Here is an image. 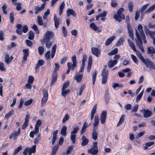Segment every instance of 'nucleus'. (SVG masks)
I'll use <instances>...</instances> for the list:
<instances>
[{"mask_svg":"<svg viewBox=\"0 0 155 155\" xmlns=\"http://www.w3.org/2000/svg\"><path fill=\"white\" fill-rule=\"evenodd\" d=\"M81 139L82 140L81 143L82 146H84L88 143L89 140L87 138H86L83 135L81 137Z\"/></svg>","mask_w":155,"mask_h":155,"instance_id":"4be33fe9","label":"nucleus"},{"mask_svg":"<svg viewBox=\"0 0 155 155\" xmlns=\"http://www.w3.org/2000/svg\"><path fill=\"white\" fill-rule=\"evenodd\" d=\"M99 124L98 117L97 115H95L94 117V123L93 129H97Z\"/></svg>","mask_w":155,"mask_h":155,"instance_id":"a211bd4d","label":"nucleus"},{"mask_svg":"<svg viewBox=\"0 0 155 155\" xmlns=\"http://www.w3.org/2000/svg\"><path fill=\"white\" fill-rule=\"evenodd\" d=\"M57 48V46L56 45H54L52 48V51L51 54V58H53L55 54L56 50Z\"/></svg>","mask_w":155,"mask_h":155,"instance_id":"cd10ccee","label":"nucleus"},{"mask_svg":"<svg viewBox=\"0 0 155 155\" xmlns=\"http://www.w3.org/2000/svg\"><path fill=\"white\" fill-rule=\"evenodd\" d=\"M39 131H36L35 130V131H31L30 133L29 136L30 137L33 138L34 137V135L38 133Z\"/></svg>","mask_w":155,"mask_h":155,"instance_id":"864d4df0","label":"nucleus"},{"mask_svg":"<svg viewBox=\"0 0 155 155\" xmlns=\"http://www.w3.org/2000/svg\"><path fill=\"white\" fill-rule=\"evenodd\" d=\"M38 52L40 55L42 54L44 51V48L42 46H40L38 48Z\"/></svg>","mask_w":155,"mask_h":155,"instance_id":"4d7b16f0","label":"nucleus"},{"mask_svg":"<svg viewBox=\"0 0 155 155\" xmlns=\"http://www.w3.org/2000/svg\"><path fill=\"white\" fill-rule=\"evenodd\" d=\"M92 53L97 57H99L101 53L100 50L97 48L92 47L91 48Z\"/></svg>","mask_w":155,"mask_h":155,"instance_id":"f8f14e48","label":"nucleus"},{"mask_svg":"<svg viewBox=\"0 0 155 155\" xmlns=\"http://www.w3.org/2000/svg\"><path fill=\"white\" fill-rule=\"evenodd\" d=\"M82 77L83 75L82 74H79L78 73H76L74 77V79L77 81V82H79L81 81Z\"/></svg>","mask_w":155,"mask_h":155,"instance_id":"412c9836","label":"nucleus"},{"mask_svg":"<svg viewBox=\"0 0 155 155\" xmlns=\"http://www.w3.org/2000/svg\"><path fill=\"white\" fill-rule=\"evenodd\" d=\"M36 146V145H33L31 148L29 149L28 148V153L31 154L32 153H34L35 152Z\"/></svg>","mask_w":155,"mask_h":155,"instance_id":"e433bc0d","label":"nucleus"},{"mask_svg":"<svg viewBox=\"0 0 155 155\" xmlns=\"http://www.w3.org/2000/svg\"><path fill=\"white\" fill-rule=\"evenodd\" d=\"M71 59L72 64H71V63H68V73H69L70 70L73 71L77 65V60L76 55L73 56L71 58Z\"/></svg>","mask_w":155,"mask_h":155,"instance_id":"423d86ee","label":"nucleus"},{"mask_svg":"<svg viewBox=\"0 0 155 155\" xmlns=\"http://www.w3.org/2000/svg\"><path fill=\"white\" fill-rule=\"evenodd\" d=\"M117 63V60H110L108 62V67L111 68L116 64Z\"/></svg>","mask_w":155,"mask_h":155,"instance_id":"5701e85b","label":"nucleus"},{"mask_svg":"<svg viewBox=\"0 0 155 155\" xmlns=\"http://www.w3.org/2000/svg\"><path fill=\"white\" fill-rule=\"evenodd\" d=\"M108 74V72L107 70L105 69H103L102 72V77H107Z\"/></svg>","mask_w":155,"mask_h":155,"instance_id":"49530a36","label":"nucleus"},{"mask_svg":"<svg viewBox=\"0 0 155 155\" xmlns=\"http://www.w3.org/2000/svg\"><path fill=\"white\" fill-rule=\"evenodd\" d=\"M67 127L65 126H63L61 131V134L63 136H65L66 135V130Z\"/></svg>","mask_w":155,"mask_h":155,"instance_id":"58836bf2","label":"nucleus"},{"mask_svg":"<svg viewBox=\"0 0 155 155\" xmlns=\"http://www.w3.org/2000/svg\"><path fill=\"white\" fill-rule=\"evenodd\" d=\"M54 34L53 33L50 31H48L44 35L43 39L42 40L50 41L52 38Z\"/></svg>","mask_w":155,"mask_h":155,"instance_id":"1a4fd4ad","label":"nucleus"},{"mask_svg":"<svg viewBox=\"0 0 155 155\" xmlns=\"http://www.w3.org/2000/svg\"><path fill=\"white\" fill-rule=\"evenodd\" d=\"M149 5V4H147L143 6L140 9L139 12H142L146 8L147 6Z\"/></svg>","mask_w":155,"mask_h":155,"instance_id":"13d9d810","label":"nucleus"},{"mask_svg":"<svg viewBox=\"0 0 155 155\" xmlns=\"http://www.w3.org/2000/svg\"><path fill=\"white\" fill-rule=\"evenodd\" d=\"M137 29L140 34V36L143 42L146 44L147 41L146 39V36L143 30V26L140 24L138 25Z\"/></svg>","mask_w":155,"mask_h":155,"instance_id":"6e6552de","label":"nucleus"},{"mask_svg":"<svg viewBox=\"0 0 155 155\" xmlns=\"http://www.w3.org/2000/svg\"><path fill=\"white\" fill-rule=\"evenodd\" d=\"M140 112L143 114V117L145 118L150 117L152 114V112L148 109L141 110H140Z\"/></svg>","mask_w":155,"mask_h":155,"instance_id":"9d476101","label":"nucleus"},{"mask_svg":"<svg viewBox=\"0 0 155 155\" xmlns=\"http://www.w3.org/2000/svg\"><path fill=\"white\" fill-rule=\"evenodd\" d=\"M144 28H145V31L146 34H149L150 37L152 39L155 38L153 36L155 35V32L149 31L146 26H144Z\"/></svg>","mask_w":155,"mask_h":155,"instance_id":"f3484780","label":"nucleus"},{"mask_svg":"<svg viewBox=\"0 0 155 155\" xmlns=\"http://www.w3.org/2000/svg\"><path fill=\"white\" fill-rule=\"evenodd\" d=\"M42 94L43 96L41 99V107L44 106L47 102L48 96V91L45 89L42 90Z\"/></svg>","mask_w":155,"mask_h":155,"instance_id":"39448f33","label":"nucleus"},{"mask_svg":"<svg viewBox=\"0 0 155 155\" xmlns=\"http://www.w3.org/2000/svg\"><path fill=\"white\" fill-rule=\"evenodd\" d=\"M54 26L56 28H58L61 22V20L60 18H57L55 15H54Z\"/></svg>","mask_w":155,"mask_h":155,"instance_id":"9b49d317","label":"nucleus"},{"mask_svg":"<svg viewBox=\"0 0 155 155\" xmlns=\"http://www.w3.org/2000/svg\"><path fill=\"white\" fill-rule=\"evenodd\" d=\"M16 9L18 11H20L21 9V4L20 2H18L16 4Z\"/></svg>","mask_w":155,"mask_h":155,"instance_id":"69168bd1","label":"nucleus"},{"mask_svg":"<svg viewBox=\"0 0 155 155\" xmlns=\"http://www.w3.org/2000/svg\"><path fill=\"white\" fill-rule=\"evenodd\" d=\"M58 148L59 147L58 146H56L54 147L52 150L51 154L55 155Z\"/></svg>","mask_w":155,"mask_h":155,"instance_id":"a18cd8bd","label":"nucleus"},{"mask_svg":"<svg viewBox=\"0 0 155 155\" xmlns=\"http://www.w3.org/2000/svg\"><path fill=\"white\" fill-rule=\"evenodd\" d=\"M13 57L12 56L10 58L9 57V54L7 53L5 56V61L7 64H9L12 60Z\"/></svg>","mask_w":155,"mask_h":155,"instance_id":"aec40b11","label":"nucleus"},{"mask_svg":"<svg viewBox=\"0 0 155 155\" xmlns=\"http://www.w3.org/2000/svg\"><path fill=\"white\" fill-rule=\"evenodd\" d=\"M42 44L45 43L46 47L48 48H49L52 45V43L50 41L42 40V39L40 40Z\"/></svg>","mask_w":155,"mask_h":155,"instance_id":"6ab92c4d","label":"nucleus"},{"mask_svg":"<svg viewBox=\"0 0 155 155\" xmlns=\"http://www.w3.org/2000/svg\"><path fill=\"white\" fill-rule=\"evenodd\" d=\"M64 2H62V3L60 5L59 7V15H61L63 9L64 8Z\"/></svg>","mask_w":155,"mask_h":155,"instance_id":"4c0bfd02","label":"nucleus"},{"mask_svg":"<svg viewBox=\"0 0 155 155\" xmlns=\"http://www.w3.org/2000/svg\"><path fill=\"white\" fill-rule=\"evenodd\" d=\"M32 102V100L30 99L29 100L26 101L24 103V105L26 106H28L30 105Z\"/></svg>","mask_w":155,"mask_h":155,"instance_id":"0e129e2a","label":"nucleus"},{"mask_svg":"<svg viewBox=\"0 0 155 155\" xmlns=\"http://www.w3.org/2000/svg\"><path fill=\"white\" fill-rule=\"evenodd\" d=\"M0 70L3 71H6V69L4 67V64L3 62H0Z\"/></svg>","mask_w":155,"mask_h":155,"instance_id":"338daca9","label":"nucleus"},{"mask_svg":"<svg viewBox=\"0 0 155 155\" xmlns=\"http://www.w3.org/2000/svg\"><path fill=\"white\" fill-rule=\"evenodd\" d=\"M147 52L148 54H150L152 53L155 54V49L153 47H148L147 48Z\"/></svg>","mask_w":155,"mask_h":155,"instance_id":"72a5a7b5","label":"nucleus"},{"mask_svg":"<svg viewBox=\"0 0 155 155\" xmlns=\"http://www.w3.org/2000/svg\"><path fill=\"white\" fill-rule=\"evenodd\" d=\"M87 127V123L85 122L84 123L83 125L81 128V134H84V133Z\"/></svg>","mask_w":155,"mask_h":155,"instance_id":"f704fd0d","label":"nucleus"},{"mask_svg":"<svg viewBox=\"0 0 155 155\" xmlns=\"http://www.w3.org/2000/svg\"><path fill=\"white\" fill-rule=\"evenodd\" d=\"M106 115L107 111H103L101 116V121L102 124H104L105 122Z\"/></svg>","mask_w":155,"mask_h":155,"instance_id":"dca6fc26","label":"nucleus"},{"mask_svg":"<svg viewBox=\"0 0 155 155\" xmlns=\"http://www.w3.org/2000/svg\"><path fill=\"white\" fill-rule=\"evenodd\" d=\"M90 26L95 31H97L99 29V28L93 22L91 23L90 24Z\"/></svg>","mask_w":155,"mask_h":155,"instance_id":"de8ad7c7","label":"nucleus"},{"mask_svg":"<svg viewBox=\"0 0 155 155\" xmlns=\"http://www.w3.org/2000/svg\"><path fill=\"white\" fill-rule=\"evenodd\" d=\"M50 14V9H48L44 13V16L43 18L44 19H46L47 18L48 15Z\"/></svg>","mask_w":155,"mask_h":155,"instance_id":"5fc2aeb1","label":"nucleus"},{"mask_svg":"<svg viewBox=\"0 0 155 155\" xmlns=\"http://www.w3.org/2000/svg\"><path fill=\"white\" fill-rule=\"evenodd\" d=\"M97 129H93V132L92 133V139L95 140L97 138L98 133L96 131Z\"/></svg>","mask_w":155,"mask_h":155,"instance_id":"a878e982","label":"nucleus"},{"mask_svg":"<svg viewBox=\"0 0 155 155\" xmlns=\"http://www.w3.org/2000/svg\"><path fill=\"white\" fill-rule=\"evenodd\" d=\"M79 129V127L76 126L74 127L73 130L70 133V139L71 143L73 144H74L76 141V134L78 133Z\"/></svg>","mask_w":155,"mask_h":155,"instance_id":"20e7f679","label":"nucleus"},{"mask_svg":"<svg viewBox=\"0 0 155 155\" xmlns=\"http://www.w3.org/2000/svg\"><path fill=\"white\" fill-rule=\"evenodd\" d=\"M98 152V149L95 148H91L88 150V152L89 153L93 155H94L97 153Z\"/></svg>","mask_w":155,"mask_h":155,"instance_id":"b1692460","label":"nucleus"},{"mask_svg":"<svg viewBox=\"0 0 155 155\" xmlns=\"http://www.w3.org/2000/svg\"><path fill=\"white\" fill-rule=\"evenodd\" d=\"M6 8L7 6L5 4H4L2 7V10L4 14H6L7 13Z\"/></svg>","mask_w":155,"mask_h":155,"instance_id":"052dcab7","label":"nucleus"},{"mask_svg":"<svg viewBox=\"0 0 155 155\" xmlns=\"http://www.w3.org/2000/svg\"><path fill=\"white\" fill-rule=\"evenodd\" d=\"M34 38V33L32 31H30L29 32L28 38L30 40H32Z\"/></svg>","mask_w":155,"mask_h":155,"instance_id":"79ce46f5","label":"nucleus"},{"mask_svg":"<svg viewBox=\"0 0 155 155\" xmlns=\"http://www.w3.org/2000/svg\"><path fill=\"white\" fill-rule=\"evenodd\" d=\"M41 124V121L40 120H38L36 123L35 126V130L36 131H39V127Z\"/></svg>","mask_w":155,"mask_h":155,"instance_id":"2f4dec72","label":"nucleus"},{"mask_svg":"<svg viewBox=\"0 0 155 155\" xmlns=\"http://www.w3.org/2000/svg\"><path fill=\"white\" fill-rule=\"evenodd\" d=\"M14 13L12 12L10 14V22L12 23H13L14 22Z\"/></svg>","mask_w":155,"mask_h":155,"instance_id":"3c124183","label":"nucleus"},{"mask_svg":"<svg viewBox=\"0 0 155 155\" xmlns=\"http://www.w3.org/2000/svg\"><path fill=\"white\" fill-rule=\"evenodd\" d=\"M32 28L35 31L36 34H38L39 33V31L37 26L36 25L34 24L32 27Z\"/></svg>","mask_w":155,"mask_h":155,"instance_id":"603ef678","label":"nucleus"},{"mask_svg":"<svg viewBox=\"0 0 155 155\" xmlns=\"http://www.w3.org/2000/svg\"><path fill=\"white\" fill-rule=\"evenodd\" d=\"M77 14L72 9H68V16L71 15L74 17H75Z\"/></svg>","mask_w":155,"mask_h":155,"instance_id":"ea45409f","label":"nucleus"},{"mask_svg":"<svg viewBox=\"0 0 155 155\" xmlns=\"http://www.w3.org/2000/svg\"><path fill=\"white\" fill-rule=\"evenodd\" d=\"M155 9V4H153L152 6H150L148 9L146 10L144 12L145 14L151 12L153 11Z\"/></svg>","mask_w":155,"mask_h":155,"instance_id":"7c9ffc66","label":"nucleus"},{"mask_svg":"<svg viewBox=\"0 0 155 155\" xmlns=\"http://www.w3.org/2000/svg\"><path fill=\"white\" fill-rule=\"evenodd\" d=\"M34 81V78L32 76H29L28 77V83L29 84H32Z\"/></svg>","mask_w":155,"mask_h":155,"instance_id":"774afa93","label":"nucleus"},{"mask_svg":"<svg viewBox=\"0 0 155 155\" xmlns=\"http://www.w3.org/2000/svg\"><path fill=\"white\" fill-rule=\"evenodd\" d=\"M22 51L23 53V61H25L27 60V57L29 55V50L28 49H24Z\"/></svg>","mask_w":155,"mask_h":155,"instance_id":"4468645a","label":"nucleus"},{"mask_svg":"<svg viewBox=\"0 0 155 155\" xmlns=\"http://www.w3.org/2000/svg\"><path fill=\"white\" fill-rule=\"evenodd\" d=\"M124 41V37H120V38L116 44L117 46H120L122 45Z\"/></svg>","mask_w":155,"mask_h":155,"instance_id":"473e14b6","label":"nucleus"},{"mask_svg":"<svg viewBox=\"0 0 155 155\" xmlns=\"http://www.w3.org/2000/svg\"><path fill=\"white\" fill-rule=\"evenodd\" d=\"M130 56L133 61L136 64H138V61L136 57L133 54H131Z\"/></svg>","mask_w":155,"mask_h":155,"instance_id":"e2e57ef3","label":"nucleus"},{"mask_svg":"<svg viewBox=\"0 0 155 155\" xmlns=\"http://www.w3.org/2000/svg\"><path fill=\"white\" fill-rule=\"evenodd\" d=\"M142 62L146 65L147 68L149 67L150 68L153 69L155 70V65L149 59H144Z\"/></svg>","mask_w":155,"mask_h":155,"instance_id":"0eeeda50","label":"nucleus"},{"mask_svg":"<svg viewBox=\"0 0 155 155\" xmlns=\"http://www.w3.org/2000/svg\"><path fill=\"white\" fill-rule=\"evenodd\" d=\"M29 118L30 115L29 114H27L26 115L25 117V122L22 125V129H25L28 126Z\"/></svg>","mask_w":155,"mask_h":155,"instance_id":"2eb2a0df","label":"nucleus"},{"mask_svg":"<svg viewBox=\"0 0 155 155\" xmlns=\"http://www.w3.org/2000/svg\"><path fill=\"white\" fill-rule=\"evenodd\" d=\"M128 41L129 44V45L130 46L131 48L134 51H136V49L134 43H133V42L130 41L129 40H128Z\"/></svg>","mask_w":155,"mask_h":155,"instance_id":"a19ab883","label":"nucleus"},{"mask_svg":"<svg viewBox=\"0 0 155 155\" xmlns=\"http://www.w3.org/2000/svg\"><path fill=\"white\" fill-rule=\"evenodd\" d=\"M118 52V49L117 48H115L112 51H111L108 54L109 55H111L115 54H117Z\"/></svg>","mask_w":155,"mask_h":155,"instance_id":"8fccbe9b","label":"nucleus"},{"mask_svg":"<svg viewBox=\"0 0 155 155\" xmlns=\"http://www.w3.org/2000/svg\"><path fill=\"white\" fill-rule=\"evenodd\" d=\"M125 116L124 115H122L120 117V119L118 123L117 124V126H119L120 124L122 122H123L124 120Z\"/></svg>","mask_w":155,"mask_h":155,"instance_id":"6e6d98bb","label":"nucleus"},{"mask_svg":"<svg viewBox=\"0 0 155 155\" xmlns=\"http://www.w3.org/2000/svg\"><path fill=\"white\" fill-rule=\"evenodd\" d=\"M97 104H95L92 110L91 111V120H92L94 117V115L95 113H96V109H97Z\"/></svg>","mask_w":155,"mask_h":155,"instance_id":"c756f323","label":"nucleus"},{"mask_svg":"<svg viewBox=\"0 0 155 155\" xmlns=\"http://www.w3.org/2000/svg\"><path fill=\"white\" fill-rule=\"evenodd\" d=\"M97 71H94L92 74V81L93 84H94L96 77Z\"/></svg>","mask_w":155,"mask_h":155,"instance_id":"c03bdc74","label":"nucleus"},{"mask_svg":"<svg viewBox=\"0 0 155 155\" xmlns=\"http://www.w3.org/2000/svg\"><path fill=\"white\" fill-rule=\"evenodd\" d=\"M135 52H136L137 55L138 57L142 61L144 59L143 56L139 51L136 50V51Z\"/></svg>","mask_w":155,"mask_h":155,"instance_id":"37998d69","label":"nucleus"},{"mask_svg":"<svg viewBox=\"0 0 155 155\" xmlns=\"http://www.w3.org/2000/svg\"><path fill=\"white\" fill-rule=\"evenodd\" d=\"M21 147L20 146L18 147L17 149H16L14 151L13 153V155H16L19 151L21 150Z\"/></svg>","mask_w":155,"mask_h":155,"instance_id":"680f3d73","label":"nucleus"},{"mask_svg":"<svg viewBox=\"0 0 155 155\" xmlns=\"http://www.w3.org/2000/svg\"><path fill=\"white\" fill-rule=\"evenodd\" d=\"M128 7L130 12H132L133 9V3L132 2H130L128 4Z\"/></svg>","mask_w":155,"mask_h":155,"instance_id":"bf43d9fd","label":"nucleus"},{"mask_svg":"<svg viewBox=\"0 0 155 155\" xmlns=\"http://www.w3.org/2000/svg\"><path fill=\"white\" fill-rule=\"evenodd\" d=\"M38 22L39 25H43V21L41 18L39 16H37Z\"/></svg>","mask_w":155,"mask_h":155,"instance_id":"09e8293b","label":"nucleus"},{"mask_svg":"<svg viewBox=\"0 0 155 155\" xmlns=\"http://www.w3.org/2000/svg\"><path fill=\"white\" fill-rule=\"evenodd\" d=\"M45 3H43L42 4L41 7H38V6H35V14H38L39 12L41 11L45 8Z\"/></svg>","mask_w":155,"mask_h":155,"instance_id":"ddd939ff","label":"nucleus"},{"mask_svg":"<svg viewBox=\"0 0 155 155\" xmlns=\"http://www.w3.org/2000/svg\"><path fill=\"white\" fill-rule=\"evenodd\" d=\"M55 67L53 71L51 76V80L50 84V87H52L54 83L56 82L57 79L58 74L57 71H58L60 68L58 64L55 63Z\"/></svg>","mask_w":155,"mask_h":155,"instance_id":"f257e3e1","label":"nucleus"},{"mask_svg":"<svg viewBox=\"0 0 155 155\" xmlns=\"http://www.w3.org/2000/svg\"><path fill=\"white\" fill-rule=\"evenodd\" d=\"M58 130H55L53 134V138L52 140V144L54 145L57 139V134H58Z\"/></svg>","mask_w":155,"mask_h":155,"instance_id":"c85d7f7f","label":"nucleus"},{"mask_svg":"<svg viewBox=\"0 0 155 155\" xmlns=\"http://www.w3.org/2000/svg\"><path fill=\"white\" fill-rule=\"evenodd\" d=\"M115 38V36H113L107 40L105 42L106 45H108L111 44Z\"/></svg>","mask_w":155,"mask_h":155,"instance_id":"bb28decb","label":"nucleus"},{"mask_svg":"<svg viewBox=\"0 0 155 155\" xmlns=\"http://www.w3.org/2000/svg\"><path fill=\"white\" fill-rule=\"evenodd\" d=\"M124 11V9L123 8H120L117 11V14L114 16V18L119 22L121 21V19L123 20L125 19V15L122 13Z\"/></svg>","mask_w":155,"mask_h":155,"instance_id":"7ed1b4c3","label":"nucleus"},{"mask_svg":"<svg viewBox=\"0 0 155 155\" xmlns=\"http://www.w3.org/2000/svg\"><path fill=\"white\" fill-rule=\"evenodd\" d=\"M44 61L42 60H39L38 63L36 64L35 68L36 71L39 68L40 66L44 64Z\"/></svg>","mask_w":155,"mask_h":155,"instance_id":"393cba45","label":"nucleus"},{"mask_svg":"<svg viewBox=\"0 0 155 155\" xmlns=\"http://www.w3.org/2000/svg\"><path fill=\"white\" fill-rule=\"evenodd\" d=\"M14 112V111L12 109L8 113L6 114L5 116V118L6 120H8L10 117L12 116Z\"/></svg>","mask_w":155,"mask_h":155,"instance_id":"c9c22d12","label":"nucleus"},{"mask_svg":"<svg viewBox=\"0 0 155 155\" xmlns=\"http://www.w3.org/2000/svg\"><path fill=\"white\" fill-rule=\"evenodd\" d=\"M135 35L136 38L135 39L136 43L139 49L143 52L144 51V50L142 46L143 42L141 39L139 34L137 30L135 29Z\"/></svg>","mask_w":155,"mask_h":155,"instance_id":"f03ea898","label":"nucleus"}]
</instances>
